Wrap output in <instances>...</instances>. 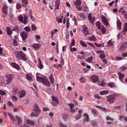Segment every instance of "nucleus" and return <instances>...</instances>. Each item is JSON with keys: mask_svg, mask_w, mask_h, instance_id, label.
<instances>
[{"mask_svg": "<svg viewBox=\"0 0 127 127\" xmlns=\"http://www.w3.org/2000/svg\"><path fill=\"white\" fill-rule=\"evenodd\" d=\"M8 114L11 120L12 121L15 120V119L13 117V116L11 114L8 113Z\"/></svg>", "mask_w": 127, "mask_h": 127, "instance_id": "32", "label": "nucleus"}, {"mask_svg": "<svg viewBox=\"0 0 127 127\" xmlns=\"http://www.w3.org/2000/svg\"><path fill=\"white\" fill-rule=\"evenodd\" d=\"M23 6L24 7H27L28 4V0H21Z\"/></svg>", "mask_w": 127, "mask_h": 127, "instance_id": "13", "label": "nucleus"}, {"mask_svg": "<svg viewBox=\"0 0 127 127\" xmlns=\"http://www.w3.org/2000/svg\"><path fill=\"white\" fill-rule=\"evenodd\" d=\"M32 13H30V17L31 19L33 21H34L35 20V18L32 15Z\"/></svg>", "mask_w": 127, "mask_h": 127, "instance_id": "50", "label": "nucleus"}, {"mask_svg": "<svg viewBox=\"0 0 127 127\" xmlns=\"http://www.w3.org/2000/svg\"><path fill=\"white\" fill-rule=\"evenodd\" d=\"M28 33L26 32H22L20 35L21 36L23 40L25 41L28 37Z\"/></svg>", "mask_w": 127, "mask_h": 127, "instance_id": "8", "label": "nucleus"}, {"mask_svg": "<svg viewBox=\"0 0 127 127\" xmlns=\"http://www.w3.org/2000/svg\"><path fill=\"white\" fill-rule=\"evenodd\" d=\"M79 81L81 83H85L86 79L84 78L81 77V78H80L79 79Z\"/></svg>", "mask_w": 127, "mask_h": 127, "instance_id": "38", "label": "nucleus"}, {"mask_svg": "<svg viewBox=\"0 0 127 127\" xmlns=\"http://www.w3.org/2000/svg\"><path fill=\"white\" fill-rule=\"evenodd\" d=\"M83 30L85 33V35L86 36L88 34L89 32L87 29L86 26H83Z\"/></svg>", "mask_w": 127, "mask_h": 127, "instance_id": "18", "label": "nucleus"}, {"mask_svg": "<svg viewBox=\"0 0 127 127\" xmlns=\"http://www.w3.org/2000/svg\"><path fill=\"white\" fill-rule=\"evenodd\" d=\"M52 105L53 106H55L56 105V97L54 96L53 95L52 96Z\"/></svg>", "mask_w": 127, "mask_h": 127, "instance_id": "21", "label": "nucleus"}, {"mask_svg": "<svg viewBox=\"0 0 127 127\" xmlns=\"http://www.w3.org/2000/svg\"><path fill=\"white\" fill-rule=\"evenodd\" d=\"M95 46H96L97 47H104V45L103 43H102L101 44H96V43H95Z\"/></svg>", "mask_w": 127, "mask_h": 127, "instance_id": "36", "label": "nucleus"}, {"mask_svg": "<svg viewBox=\"0 0 127 127\" xmlns=\"http://www.w3.org/2000/svg\"><path fill=\"white\" fill-rule=\"evenodd\" d=\"M16 118L17 119L18 124L20 125L22 122V119L21 118L18 116H16Z\"/></svg>", "mask_w": 127, "mask_h": 127, "instance_id": "27", "label": "nucleus"}, {"mask_svg": "<svg viewBox=\"0 0 127 127\" xmlns=\"http://www.w3.org/2000/svg\"><path fill=\"white\" fill-rule=\"evenodd\" d=\"M117 24L118 28L119 30H120L121 29V24L120 21L119 20L117 21Z\"/></svg>", "mask_w": 127, "mask_h": 127, "instance_id": "25", "label": "nucleus"}, {"mask_svg": "<svg viewBox=\"0 0 127 127\" xmlns=\"http://www.w3.org/2000/svg\"><path fill=\"white\" fill-rule=\"evenodd\" d=\"M25 30L27 32H29L30 31L31 29L28 26L24 28Z\"/></svg>", "mask_w": 127, "mask_h": 127, "instance_id": "40", "label": "nucleus"}, {"mask_svg": "<svg viewBox=\"0 0 127 127\" xmlns=\"http://www.w3.org/2000/svg\"><path fill=\"white\" fill-rule=\"evenodd\" d=\"M13 92L15 94H19V92L18 89H14L13 90Z\"/></svg>", "mask_w": 127, "mask_h": 127, "instance_id": "39", "label": "nucleus"}, {"mask_svg": "<svg viewBox=\"0 0 127 127\" xmlns=\"http://www.w3.org/2000/svg\"><path fill=\"white\" fill-rule=\"evenodd\" d=\"M107 44L109 45V46H107L109 47L113 45V44L112 41L111 40H109L107 42Z\"/></svg>", "mask_w": 127, "mask_h": 127, "instance_id": "45", "label": "nucleus"}, {"mask_svg": "<svg viewBox=\"0 0 127 127\" xmlns=\"http://www.w3.org/2000/svg\"><path fill=\"white\" fill-rule=\"evenodd\" d=\"M6 77L7 79L6 80V84L8 85L12 82L13 78L12 74H8L7 75Z\"/></svg>", "mask_w": 127, "mask_h": 127, "instance_id": "5", "label": "nucleus"}, {"mask_svg": "<svg viewBox=\"0 0 127 127\" xmlns=\"http://www.w3.org/2000/svg\"><path fill=\"white\" fill-rule=\"evenodd\" d=\"M60 127H67L66 125L64 124L61 123L60 124Z\"/></svg>", "mask_w": 127, "mask_h": 127, "instance_id": "60", "label": "nucleus"}, {"mask_svg": "<svg viewBox=\"0 0 127 127\" xmlns=\"http://www.w3.org/2000/svg\"><path fill=\"white\" fill-rule=\"evenodd\" d=\"M116 60L117 61H120L122 60V58L120 57H116Z\"/></svg>", "mask_w": 127, "mask_h": 127, "instance_id": "62", "label": "nucleus"}, {"mask_svg": "<svg viewBox=\"0 0 127 127\" xmlns=\"http://www.w3.org/2000/svg\"><path fill=\"white\" fill-rule=\"evenodd\" d=\"M32 47L36 49H38L40 46V45L37 43H34L32 44Z\"/></svg>", "mask_w": 127, "mask_h": 127, "instance_id": "17", "label": "nucleus"}, {"mask_svg": "<svg viewBox=\"0 0 127 127\" xmlns=\"http://www.w3.org/2000/svg\"><path fill=\"white\" fill-rule=\"evenodd\" d=\"M96 25L99 29H101L100 24L99 22H97Z\"/></svg>", "mask_w": 127, "mask_h": 127, "instance_id": "41", "label": "nucleus"}, {"mask_svg": "<svg viewBox=\"0 0 127 127\" xmlns=\"http://www.w3.org/2000/svg\"><path fill=\"white\" fill-rule=\"evenodd\" d=\"M101 18L102 20L103 23L105 25L108 26L109 24L107 21V19L103 16L101 15Z\"/></svg>", "mask_w": 127, "mask_h": 127, "instance_id": "11", "label": "nucleus"}, {"mask_svg": "<svg viewBox=\"0 0 127 127\" xmlns=\"http://www.w3.org/2000/svg\"><path fill=\"white\" fill-rule=\"evenodd\" d=\"M26 92L24 90H23L19 92V97L21 98L24 97L26 95Z\"/></svg>", "mask_w": 127, "mask_h": 127, "instance_id": "9", "label": "nucleus"}, {"mask_svg": "<svg viewBox=\"0 0 127 127\" xmlns=\"http://www.w3.org/2000/svg\"><path fill=\"white\" fill-rule=\"evenodd\" d=\"M93 59V57L92 56H91L89 57L87 59H85V61L87 62L91 63L92 61V60Z\"/></svg>", "mask_w": 127, "mask_h": 127, "instance_id": "30", "label": "nucleus"}, {"mask_svg": "<svg viewBox=\"0 0 127 127\" xmlns=\"http://www.w3.org/2000/svg\"><path fill=\"white\" fill-rule=\"evenodd\" d=\"M27 123L28 124L32 125H34L35 124L34 121L31 120L29 119H27Z\"/></svg>", "mask_w": 127, "mask_h": 127, "instance_id": "22", "label": "nucleus"}, {"mask_svg": "<svg viewBox=\"0 0 127 127\" xmlns=\"http://www.w3.org/2000/svg\"><path fill=\"white\" fill-rule=\"evenodd\" d=\"M21 5L19 3H18L16 4V8L17 9H20L21 7Z\"/></svg>", "mask_w": 127, "mask_h": 127, "instance_id": "48", "label": "nucleus"}, {"mask_svg": "<svg viewBox=\"0 0 127 127\" xmlns=\"http://www.w3.org/2000/svg\"><path fill=\"white\" fill-rule=\"evenodd\" d=\"M6 93L5 92L1 90H0V94L1 95H4L6 94Z\"/></svg>", "mask_w": 127, "mask_h": 127, "instance_id": "52", "label": "nucleus"}, {"mask_svg": "<svg viewBox=\"0 0 127 127\" xmlns=\"http://www.w3.org/2000/svg\"><path fill=\"white\" fill-rule=\"evenodd\" d=\"M125 26L122 32L121 33L119 34L117 36V38L118 39H120L123 35H125L126 34V32L127 31V23H126L125 24Z\"/></svg>", "mask_w": 127, "mask_h": 127, "instance_id": "4", "label": "nucleus"}, {"mask_svg": "<svg viewBox=\"0 0 127 127\" xmlns=\"http://www.w3.org/2000/svg\"><path fill=\"white\" fill-rule=\"evenodd\" d=\"M91 79L94 83H96L97 82H98V76L96 75H93L91 77Z\"/></svg>", "mask_w": 127, "mask_h": 127, "instance_id": "6", "label": "nucleus"}, {"mask_svg": "<svg viewBox=\"0 0 127 127\" xmlns=\"http://www.w3.org/2000/svg\"><path fill=\"white\" fill-rule=\"evenodd\" d=\"M13 45L14 46H17V44L16 42V40L15 39H13Z\"/></svg>", "mask_w": 127, "mask_h": 127, "instance_id": "57", "label": "nucleus"}, {"mask_svg": "<svg viewBox=\"0 0 127 127\" xmlns=\"http://www.w3.org/2000/svg\"><path fill=\"white\" fill-rule=\"evenodd\" d=\"M11 64L12 67L17 70H19L20 69V68L18 64L12 62L11 63Z\"/></svg>", "mask_w": 127, "mask_h": 127, "instance_id": "12", "label": "nucleus"}, {"mask_svg": "<svg viewBox=\"0 0 127 127\" xmlns=\"http://www.w3.org/2000/svg\"><path fill=\"white\" fill-rule=\"evenodd\" d=\"M26 77L28 80H29L30 81H33L32 77L27 74L26 75Z\"/></svg>", "mask_w": 127, "mask_h": 127, "instance_id": "28", "label": "nucleus"}, {"mask_svg": "<svg viewBox=\"0 0 127 127\" xmlns=\"http://www.w3.org/2000/svg\"><path fill=\"white\" fill-rule=\"evenodd\" d=\"M83 116L86 117V118L83 120V121L84 122H85L86 121L88 122L89 121V117L87 114L86 113H85L84 114Z\"/></svg>", "mask_w": 127, "mask_h": 127, "instance_id": "16", "label": "nucleus"}, {"mask_svg": "<svg viewBox=\"0 0 127 127\" xmlns=\"http://www.w3.org/2000/svg\"><path fill=\"white\" fill-rule=\"evenodd\" d=\"M121 106H116L115 107L114 109L115 110H117V109H119L121 108Z\"/></svg>", "mask_w": 127, "mask_h": 127, "instance_id": "61", "label": "nucleus"}, {"mask_svg": "<svg viewBox=\"0 0 127 127\" xmlns=\"http://www.w3.org/2000/svg\"><path fill=\"white\" fill-rule=\"evenodd\" d=\"M37 66L40 69H42L43 68V65L41 63H38Z\"/></svg>", "mask_w": 127, "mask_h": 127, "instance_id": "34", "label": "nucleus"}, {"mask_svg": "<svg viewBox=\"0 0 127 127\" xmlns=\"http://www.w3.org/2000/svg\"><path fill=\"white\" fill-rule=\"evenodd\" d=\"M70 49L71 51L72 52H73V51H76L77 50V49L75 47L72 48V47L71 46H70Z\"/></svg>", "mask_w": 127, "mask_h": 127, "instance_id": "37", "label": "nucleus"}, {"mask_svg": "<svg viewBox=\"0 0 127 127\" xmlns=\"http://www.w3.org/2000/svg\"><path fill=\"white\" fill-rule=\"evenodd\" d=\"M42 83L43 85L46 87H49L50 86V83L48 80L44 78L42 81Z\"/></svg>", "mask_w": 127, "mask_h": 127, "instance_id": "10", "label": "nucleus"}, {"mask_svg": "<svg viewBox=\"0 0 127 127\" xmlns=\"http://www.w3.org/2000/svg\"><path fill=\"white\" fill-rule=\"evenodd\" d=\"M33 108L34 112L32 113L31 115V116L37 117L39 114L41 110L39 109V106L36 104L34 105Z\"/></svg>", "mask_w": 127, "mask_h": 127, "instance_id": "3", "label": "nucleus"}, {"mask_svg": "<svg viewBox=\"0 0 127 127\" xmlns=\"http://www.w3.org/2000/svg\"><path fill=\"white\" fill-rule=\"evenodd\" d=\"M127 68V67L124 66H122L120 68V69L122 70H126Z\"/></svg>", "mask_w": 127, "mask_h": 127, "instance_id": "58", "label": "nucleus"}, {"mask_svg": "<svg viewBox=\"0 0 127 127\" xmlns=\"http://www.w3.org/2000/svg\"><path fill=\"white\" fill-rule=\"evenodd\" d=\"M23 17L21 15H20L18 17V19L19 21H21V22L23 21Z\"/></svg>", "mask_w": 127, "mask_h": 127, "instance_id": "43", "label": "nucleus"}, {"mask_svg": "<svg viewBox=\"0 0 127 127\" xmlns=\"http://www.w3.org/2000/svg\"><path fill=\"white\" fill-rule=\"evenodd\" d=\"M81 1L80 0H77L74 2V5H77L78 6H80L81 4Z\"/></svg>", "mask_w": 127, "mask_h": 127, "instance_id": "20", "label": "nucleus"}, {"mask_svg": "<svg viewBox=\"0 0 127 127\" xmlns=\"http://www.w3.org/2000/svg\"><path fill=\"white\" fill-rule=\"evenodd\" d=\"M88 18L89 21H90L91 19L92 16L91 13H89L88 16Z\"/></svg>", "mask_w": 127, "mask_h": 127, "instance_id": "59", "label": "nucleus"}, {"mask_svg": "<svg viewBox=\"0 0 127 127\" xmlns=\"http://www.w3.org/2000/svg\"><path fill=\"white\" fill-rule=\"evenodd\" d=\"M81 114H79L77 115L76 117H75V119L76 120H78L81 118Z\"/></svg>", "mask_w": 127, "mask_h": 127, "instance_id": "47", "label": "nucleus"}, {"mask_svg": "<svg viewBox=\"0 0 127 127\" xmlns=\"http://www.w3.org/2000/svg\"><path fill=\"white\" fill-rule=\"evenodd\" d=\"M102 28L101 29V31L103 34H104L106 32V29L103 27V26H102Z\"/></svg>", "mask_w": 127, "mask_h": 127, "instance_id": "51", "label": "nucleus"}, {"mask_svg": "<svg viewBox=\"0 0 127 127\" xmlns=\"http://www.w3.org/2000/svg\"><path fill=\"white\" fill-rule=\"evenodd\" d=\"M24 20H23V21H22V22L24 24H26L28 23L27 18L28 16L27 15H24Z\"/></svg>", "mask_w": 127, "mask_h": 127, "instance_id": "24", "label": "nucleus"}, {"mask_svg": "<svg viewBox=\"0 0 127 127\" xmlns=\"http://www.w3.org/2000/svg\"><path fill=\"white\" fill-rule=\"evenodd\" d=\"M127 47V42L124 43L121 46L120 48V51L122 52L125 50Z\"/></svg>", "mask_w": 127, "mask_h": 127, "instance_id": "7", "label": "nucleus"}, {"mask_svg": "<svg viewBox=\"0 0 127 127\" xmlns=\"http://www.w3.org/2000/svg\"><path fill=\"white\" fill-rule=\"evenodd\" d=\"M80 43L81 45L83 47H87V45L85 43H84L83 42V41L81 40H80Z\"/></svg>", "mask_w": 127, "mask_h": 127, "instance_id": "35", "label": "nucleus"}, {"mask_svg": "<svg viewBox=\"0 0 127 127\" xmlns=\"http://www.w3.org/2000/svg\"><path fill=\"white\" fill-rule=\"evenodd\" d=\"M52 75V74H51L49 77V78L51 83L53 84L54 83V79Z\"/></svg>", "mask_w": 127, "mask_h": 127, "instance_id": "26", "label": "nucleus"}, {"mask_svg": "<svg viewBox=\"0 0 127 127\" xmlns=\"http://www.w3.org/2000/svg\"><path fill=\"white\" fill-rule=\"evenodd\" d=\"M7 7L6 6H4L2 8V11L6 15L7 13Z\"/></svg>", "mask_w": 127, "mask_h": 127, "instance_id": "19", "label": "nucleus"}, {"mask_svg": "<svg viewBox=\"0 0 127 127\" xmlns=\"http://www.w3.org/2000/svg\"><path fill=\"white\" fill-rule=\"evenodd\" d=\"M68 118V115H65L64 117V119L65 121H66V120Z\"/></svg>", "mask_w": 127, "mask_h": 127, "instance_id": "63", "label": "nucleus"}, {"mask_svg": "<svg viewBox=\"0 0 127 127\" xmlns=\"http://www.w3.org/2000/svg\"><path fill=\"white\" fill-rule=\"evenodd\" d=\"M119 96V95L117 94L110 95L106 97L107 101L109 102L110 104L113 103L117 100V98Z\"/></svg>", "mask_w": 127, "mask_h": 127, "instance_id": "2", "label": "nucleus"}, {"mask_svg": "<svg viewBox=\"0 0 127 127\" xmlns=\"http://www.w3.org/2000/svg\"><path fill=\"white\" fill-rule=\"evenodd\" d=\"M101 59L104 58L105 57V55L103 54H101L99 55Z\"/></svg>", "mask_w": 127, "mask_h": 127, "instance_id": "53", "label": "nucleus"}, {"mask_svg": "<svg viewBox=\"0 0 127 127\" xmlns=\"http://www.w3.org/2000/svg\"><path fill=\"white\" fill-rule=\"evenodd\" d=\"M44 78H42L36 75V80L39 82H41L42 83Z\"/></svg>", "mask_w": 127, "mask_h": 127, "instance_id": "23", "label": "nucleus"}, {"mask_svg": "<svg viewBox=\"0 0 127 127\" xmlns=\"http://www.w3.org/2000/svg\"><path fill=\"white\" fill-rule=\"evenodd\" d=\"M105 83L103 81H101L100 86H103L105 85Z\"/></svg>", "mask_w": 127, "mask_h": 127, "instance_id": "56", "label": "nucleus"}, {"mask_svg": "<svg viewBox=\"0 0 127 127\" xmlns=\"http://www.w3.org/2000/svg\"><path fill=\"white\" fill-rule=\"evenodd\" d=\"M108 92L107 91H103L100 92V95H106L108 93Z\"/></svg>", "mask_w": 127, "mask_h": 127, "instance_id": "31", "label": "nucleus"}, {"mask_svg": "<svg viewBox=\"0 0 127 127\" xmlns=\"http://www.w3.org/2000/svg\"><path fill=\"white\" fill-rule=\"evenodd\" d=\"M68 105L70 106V109L72 110L73 107L74 106V104L72 103H70L68 104Z\"/></svg>", "mask_w": 127, "mask_h": 127, "instance_id": "46", "label": "nucleus"}, {"mask_svg": "<svg viewBox=\"0 0 127 127\" xmlns=\"http://www.w3.org/2000/svg\"><path fill=\"white\" fill-rule=\"evenodd\" d=\"M107 86L111 87V88H113L116 87L115 85L113 83H108Z\"/></svg>", "mask_w": 127, "mask_h": 127, "instance_id": "29", "label": "nucleus"}, {"mask_svg": "<svg viewBox=\"0 0 127 127\" xmlns=\"http://www.w3.org/2000/svg\"><path fill=\"white\" fill-rule=\"evenodd\" d=\"M11 98L12 100L14 101H17V98L15 96H12Z\"/></svg>", "mask_w": 127, "mask_h": 127, "instance_id": "42", "label": "nucleus"}, {"mask_svg": "<svg viewBox=\"0 0 127 127\" xmlns=\"http://www.w3.org/2000/svg\"><path fill=\"white\" fill-rule=\"evenodd\" d=\"M14 54L16 58L21 59L25 61L27 60V58L26 57V55L22 51H16L14 52Z\"/></svg>", "mask_w": 127, "mask_h": 127, "instance_id": "1", "label": "nucleus"}, {"mask_svg": "<svg viewBox=\"0 0 127 127\" xmlns=\"http://www.w3.org/2000/svg\"><path fill=\"white\" fill-rule=\"evenodd\" d=\"M35 37L37 39H39L40 38V35H35Z\"/></svg>", "mask_w": 127, "mask_h": 127, "instance_id": "64", "label": "nucleus"}, {"mask_svg": "<svg viewBox=\"0 0 127 127\" xmlns=\"http://www.w3.org/2000/svg\"><path fill=\"white\" fill-rule=\"evenodd\" d=\"M6 30L8 35L9 36H11L12 33V31L10 28L9 27H6Z\"/></svg>", "mask_w": 127, "mask_h": 127, "instance_id": "14", "label": "nucleus"}, {"mask_svg": "<svg viewBox=\"0 0 127 127\" xmlns=\"http://www.w3.org/2000/svg\"><path fill=\"white\" fill-rule=\"evenodd\" d=\"M118 75L119 76V79L120 80L122 81H123V78L124 77V74L121 72H119L118 73Z\"/></svg>", "mask_w": 127, "mask_h": 127, "instance_id": "15", "label": "nucleus"}, {"mask_svg": "<svg viewBox=\"0 0 127 127\" xmlns=\"http://www.w3.org/2000/svg\"><path fill=\"white\" fill-rule=\"evenodd\" d=\"M96 38L94 35H92L91 37H90L89 40L91 41H95Z\"/></svg>", "mask_w": 127, "mask_h": 127, "instance_id": "33", "label": "nucleus"}, {"mask_svg": "<svg viewBox=\"0 0 127 127\" xmlns=\"http://www.w3.org/2000/svg\"><path fill=\"white\" fill-rule=\"evenodd\" d=\"M31 27L32 30L34 31L36 29V27L35 25L34 24H32V25Z\"/></svg>", "mask_w": 127, "mask_h": 127, "instance_id": "49", "label": "nucleus"}, {"mask_svg": "<svg viewBox=\"0 0 127 127\" xmlns=\"http://www.w3.org/2000/svg\"><path fill=\"white\" fill-rule=\"evenodd\" d=\"M75 45V41L74 39L73 38L72 39V42L71 44L70 45V46H72L73 45Z\"/></svg>", "mask_w": 127, "mask_h": 127, "instance_id": "54", "label": "nucleus"}, {"mask_svg": "<svg viewBox=\"0 0 127 127\" xmlns=\"http://www.w3.org/2000/svg\"><path fill=\"white\" fill-rule=\"evenodd\" d=\"M76 8L78 9V10H81L82 9V7L81 6H76Z\"/></svg>", "mask_w": 127, "mask_h": 127, "instance_id": "55", "label": "nucleus"}, {"mask_svg": "<svg viewBox=\"0 0 127 127\" xmlns=\"http://www.w3.org/2000/svg\"><path fill=\"white\" fill-rule=\"evenodd\" d=\"M57 2H56V9H58L59 8V5L60 4V3H59V1H60V0H57Z\"/></svg>", "mask_w": 127, "mask_h": 127, "instance_id": "44", "label": "nucleus"}]
</instances>
